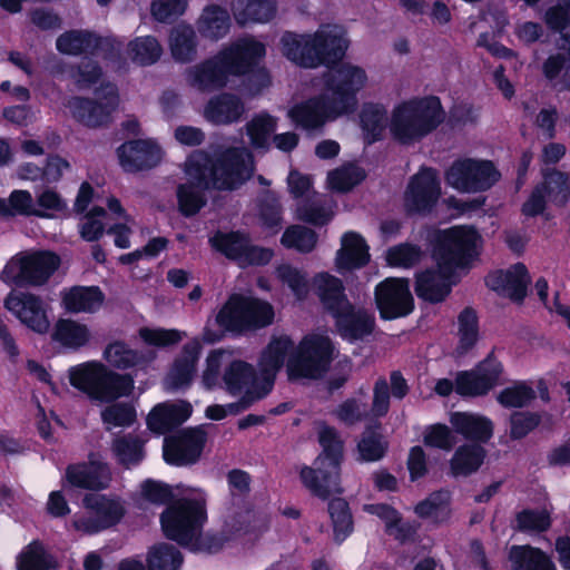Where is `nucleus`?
<instances>
[{"label":"nucleus","instance_id":"nucleus-1","mask_svg":"<svg viewBox=\"0 0 570 570\" xmlns=\"http://www.w3.org/2000/svg\"><path fill=\"white\" fill-rule=\"evenodd\" d=\"M334 351L330 337L323 334L306 335L297 346L289 336L275 335L261 355L259 375L248 363L230 361L222 376L224 387L229 394L240 396L238 402L249 406L272 390L276 373L285 361L289 380L317 379L327 370Z\"/></svg>","mask_w":570,"mask_h":570},{"label":"nucleus","instance_id":"nucleus-2","mask_svg":"<svg viewBox=\"0 0 570 570\" xmlns=\"http://www.w3.org/2000/svg\"><path fill=\"white\" fill-rule=\"evenodd\" d=\"M253 170L252 155L245 148L228 149L214 161L204 151L193 153L185 164L187 183L177 190L180 212L186 216L195 215L205 205V189H235Z\"/></svg>","mask_w":570,"mask_h":570},{"label":"nucleus","instance_id":"nucleus-3","mask_svg":"<svg viewBox=\"0 0 570 570\" xmlns=\"http://www.w3.org/2000/svg\"><path fill=\"white\" fill-rule=\"evenodd\" d=\"M368 82L366 71L353 63L331 68L324 79L325 92L292 107L287 115L305 130H316L326 122L355 110L356 95Z\"/></svg>","mask_w":570,"mask_h":570},{"label":"nucleus","instance_id":"nucleus-4","mask_svg":"<svg viewBox=\"0 0 570 570\" xmlns=\"http://www.w3.org/2000/svg\"><path fill=\"white\" fill-rule=\"evenodd\" d=\"M265 53V46L254 38L238 39L214 57L188 68L186 82L197 91H214L225 87L232 76L249 72Z\"/></svg>","mask_w":570,"mask_h":570},{"label":"nucleus","instance_id":"nucleus-5","mask_svg":"<svg viewBox=\"0 0 570 570\" xmlns=\"http://www.w3.org/2000/svg\"><path fill=\"white\" fill-rule=\"evenodd\" d=\"M445 114L436 97H415L399 101L389 117V134L397 144L412 146L432 134Z\"/></svg>","mask_w":570,"mask_h":570},{"label":"nucleus","instance_id":"nucleus-6","mask_svg":"<svg viewBox=\"0 0 570 570\" xmlns=\"http://www.w3.org/2000/svg\"><path fill=\"white\" fill-rule=\"evenodd\" d=\"M348 41L345 30L337 24L322 26L314 35L285 33L282 52L298 66L314 68L340 59Z\"/></svg>","mask_w":570,"mask_h":570},{"label":"nucleus","instance_id":"nucleus-7","mask_svg":"<svg viewBox=\"0 0 570 570\" xmlns=\"http://www.w3.org/2000/svg\"><path fill=\"white\" fill-rule=\"evenodd\" d=\"M206 495L199 489H187L161 514L160 521L167 538L193 551L204 549L203 527L206 522Z\"/></svg>","mask_w":570,"mask_h":570},{"label":"nucleus","instance_id":"nucleus-8","mask_svg":"<svg viewBox=\"0 0 570 570\" xmlns=\"http://www.w3.org/2000/svg\"><path fill=\"white\" fill-rule=\"evenodd\" d=\"M318 442L322 452L312 466H303L301 481L315 495L327 499L333 493L342 492L340 487L343 442L337 432L324 423L317 425Z\"/></svg>","mask_w":570,"mask_h":570},{"label":"nucleus","instance_id":"nucleus-9","mask_svg":"<svg viewBox=\"0 0 570 570\" xmlns=\"http://www.w3.org/2000/svg\"><path fill=\"white\" fill-rule=\"evenodd\" d=\"M68 380L72 387L90 401L99 403L128 397L135 389V380L131 375L111 371L105 363L97 360L69 367Z\"/></svg>","mask_w":570,"mask_h":570},{"label":"nucleus","instance_id":"nucleus-10","mask_svg":"<svg viewBox=\"0 0 570 570\" xmlns=\"http://www.w3.org/2000/svg\"><path fill=\"white\" fill-rule=\"evenodd\" d=\"M274 320V308L265 301L240 294L232 295L216 315L215 323L219 332L210 330V322L203 332V341L215 343L224 332L242 333L265 327Z\"/></svg>","mask_w":570,"mask_h":570},{"label":"nucleus","instance_id":"nucleus-11","mask_svg":"<svg viewBox=\"0 0 570 570\" xmlns=\"http://www.w3.org/2000/svg\"><path fill=\"white\" fill-rule=\"evenodd\" d=\"M313 284L324 306L336 318L337 328L343 338L355 341L368 335L373 330L374 318L366 311H354L344 295L342 282L327 273H320Z\"/></svg>","mask_w":570,"mask_h":570},{"label":"nucleus","instance_id":"nucleus-12","mask_svg":"<svg viewBox=\"0 0 570 570\" xmlns=\"http://www.w3.org/2000/svg\"><path fill=\"white\" fill-rule=\"evenodd\" d=\"M480 234L471 226H454L438 233L433 257L439 266L454 272L468 268L479 255Z\"/></svg>","mask_w":570,"mask_h":570},{"label":"nucleus","instance_id":"nucleus-13","mask_svg":"<svg viewBox=\"0 0 570 570\" xmlns=\"http://www.w3.org/2000/svg\"><path fill=\"white\" fill-rule=\"evenodd\" d=\"M60 265V258L49 250H22L3 266L0 278L11 286H41Z\"/></svg>","mask_w":570,"mask_h":570},{"label":"nucleus","instance_id":"nucleus-14","mask_svg":"<svg viewBox=\"0 0 570 570\" xmlns=\"http://www.w3.org/2000/svg\"><path fill=\"white\" fill-rule=\"evenodd\" d=\"M501 175L490 160L460 158L445 171V181L461 193H480L491 188Z\"/></svg>","mask_w":570,"mask_h":570},{"label":"nucleus","instance_id":"nucleus-15","mask_svg":"<svg viewBox=\"0 0 570 570\" xmlns=\"http://www.w3.org/2000/svg\"><path fill=\"white\" fill-rule=\"evenodd\" d=\"M83 507L89 515H76L72 525L77 531L92 534L119 522L125 508L119 499L102 494H88L83 499Z\"/></svg>","mask_w":570,"mask_h":570},{"label":"nucleus","instance_id":"nucleus-16","mask_svg":"<svg viewBox=\"0 0 570 570\" xmlns=\"http://www.w3.org/2000/svg\"><path fill=\"white\" fill-rule=\"evenodd\" d=\"M98 101L75 97L68 101L72 117L86 127L97 128L109 122L119 98L117 88L107 83L97 92Z\"/></svg>","mask_w":570,"mask_h":570},{"label":"nucleus","instance_id":"nucleus-17","mask_svg":"<svg viewBox=\"0 0 570 570\" xmlns=\"http://www.w3.org/2000/svg\"><path fill=\"white\" fill-rule=\"evenodd\" d=\"M4 307L36 333L45 334L50 328L49 306L32 293L12 289L4 299Z\"/></svg>","mask_w":570,"mask_h":570},{"label":"nucleus","instance_id":"nucleus-18","mask_svg":"<svg viewBox=\"0 0 570 570\" xmlns=\"http://www.w3.org/2000/svg\"><path fill=\"white\" fill-rule=\"evenodd\" d=\"M287 186L294 198L306 197V200L299 203L296 208L297 218L314 225L327 224L333 218L334 212L331 207H322L315 197L309 198V194L316 196V193L312 190L313 180L308 175L291 170L287 177Z\"/></svg>","mask_w":570,"mask_h":570},{"label":"nucleus","instance_id":"nucleus-19","mask_svg":"<svg viewBox=\"0 0 570 570\" xmlns=\"http://www.w3.org/2000/svg\"><path fill=\"white\" fill-rule=\"evenodd\" d=\"M375 301L383 318L393 320L410 314L413 297L409 283L402 278H386L376 286Z\"/></svg>","mask_w":570,"mask_h":570},{"label":"nucleus","instance_id":"nucleus-20","mask_svg":"<svg viewBox=\"0 0 570 570\" xmlns=\"http://www.w3.org/2000/svg\"><path fill=\"white\" fill-rule=\"evenodd\" d=\"M440 196L441 183L438 173L431 168H422L407 185L404 205L411 213H428Z\"/></svg>","mask_w":570,"mask_h":570},{"label":"nucleus","instance_id":"nucleus-21","mask_svg":"<svg viewBox=\"0 0 570 570\" xmlns=\"http://www.w3.org/2000/svg\"><path fill=\"white\" fill-rule=\"evenodd\" d=\"M206 440L202 426L186 429L164 441V459L173 465H186L197 461Z\"/></svg>","mask_w":570,"mask_h":570},{"label":"nucleus","instance_id":"nucleus-22","mask_svg":"<svg viewBox=\"0 0 570 570\" xmlns=\"http://www.w3.org/2000/svg\"><path fill=\"white\" fill-rule=\"evenodd\" d=\"M570 194V185L567 176L562 173L553 171L544 176L543 181L538 185L530 197L522 206V213L525 216H535L541 214L548 202L556 205H562Z\"/></svg>","mask_w":570,"mask_h":570},{"label":"nucleus","instance_id":"nucleus-23","mask_svg":"<svg viewBox=\"0 0 570 570\" xmlns=\"http://www.w3.org/2000/svg\"><path fill=\"white\" fill-rule=\"evenodd\" d=\"M501 372V363L491 354L474 370L458 374L455 390L464 396L483 395L498 383Z\"/></svg>","mask_w":570,"mask_h":570},{"label":"nucleus","instance_id":"nucleus-24","mask_svg":"<svg viewBox=\"0 0 570 570\" xmlns=\"http://www.w3.org/2000/svg\"><path fill=\"white\" fill-rule=\"evenodd\" d=\"M119 164L126 171H138L158 165L163 157L161 146L151 138L130 140L117 149Z\"/></svg>","mask_w":570,"mask_h":570},{"label":"nucleus","instance_id":"nucleus-25","mask_svg":"<svg viewBox=\"0 0 570 570\" xmlns=\"http://www.w3.org/2000/svg\"><path fill=\"white\" fill-rule=\"evenodd\" d=\"M66 481L76 488L102 490L111 482V470L98 455L90 454L88 462L67 468Z\"/></svg>","mask_w":570,"mask_h":570},{"label":"nucleus","instance_id":"nucleus-26","mask_svg":"<svg viewBox=\"0 0 570 570\" xmlns=\"http://www.w3.org/2000/svg\"><path fill=\"white\" fill-rule=\"evenodd\" d=\"M456 282V272L436 264L435 269H426L416 275L415 292L424 301L439 303L450 294Z\"/></svg>","mask_w":570,"mask_h":570},{"label":"nucleus","instance_id":"nucleus-27","mask_svg":"<svg viewBox=\"0 0 570 570\" xmlns=\"http://www.w3.org/2000/svg\"><path fill=\"white\" fill-rule=\"evenodd\" d=\"M202 348L203 346L198 338H193L184 345L165 379L164 384L166 390L174 391L185 389L191 384L196 375Z\"/></svg>","mask_w":570,"mask_h":570},{"label":"nucleus","instance_id":"nucleus-28","mask_svg":"<svg viewBox=\"0 0 570 570\" xmlns=\"http://www.w3.org/2000/svg\"><path fill=\"white\" fill-rule=\"evenodd\" d=\"M370 257V247L363 236L355 232H346L342 235L341 247L335 256V266L340 273L365 266Z\"/></svg>","mask_w":570,"mask_h":570},{"label":"nucleus","instance_id":"nucleus-29","mask_svg":"<svg viewBox=\"0 0 570 570\" xmlns=\"http://www.w3.org/2000/svg\"><path fill=\"white\" fill-rule=\"evenodd\" d=\"M530 277L523 264L497 271L487 277V285L501 295L519 301L524 296Z\"/></svg>","mask_w":570,"mask_h":570},{"label":"nucleus","instance_id":"nucleus-30","mask_svg":"<svg viewBox=\"0 0 570 570\" xmlns=\"http://www.w3.org/2000/svg\"><path fill=\"white\" fill-rule=\"evenodd\" d=\"M245 110V105L238 96L224 92L207 101L203 116L214 125H229L239 121Z\"/></svg>","mask_w":570,"mask_h":570},{"label":"nucleus","instance_id":"nucleus-31","mask_svg":"<svg viewBox=\"0 0 570 570\" xmlns=\"http://www.w3.org/2000/svg\"><path fill=\"white\" fill-rule=\"evenodd\" d=\"M191 412V404L186 401L160 403L150 411L147 424L151 431L163 434L185 422Z\"/></svg>","mask_w":570,"mask_h":570},{"label":"nucleus","instance_id":"nucleus-32","mask_svg":"<svg viewBox=\"0 0 570 570\" xmlns=\"http://www.w3.org/2000/svg\"><path fill=\"white\" fill-rule=\"evenodd\" d=\"M104 301L105 295L97 286H73L61 292V306L73 314L96 313Z\"/></svg>","mask_w":570,"mask_h":570},{"label":"nucleus","instance_id":"nucleus-33","mask_svg":"<svg viewBox=\"0 0 570 570\" xmlns=\"http://www.w3.org/2000/svg\"><path fill=\"white\" fill-rule=\"evenodd\" d=\"M52 338L65 348L78 351L89 345L92 333L85 323L71 318H60L55 325Z\"/></svg>","mask_w":570,"mask_h":570},{"label":"nucleus","instance_id":"nucleus-34","mask_svg":"<svg viewBox=\"0 0 570 570\" xmlns=\"http://www.w3.org/2000/svg\"><path fill=\"white\" fill-rule=\"evenodd\" d=\"M450 423L456 433L468 439L484 442L492 435V422L480 414L454 412L450 415Z\"/></svg>","mask_w":570,"mask_h":570},{"label":"nucleus","instance_id":"nucleus-35","mask_svg":"<svg viewBox=\"0 0 570 570\" xmlns=\"http://www.w3.org/2000/svg\"><path fill=\"white\" fill-rule=\"evenodd\" d=\"M414 513L434 525L445 524L452 515L450 494L444 491L430 494L414 507Z\"/></svg>","mask_w":570,"mask_h":570},{"label":"nucleus","instance_id":"nucleus-36","mask_svg":"<svg viewBox=\"0 0 570 570\" xmlns=\"http://www.w3.org/2000/svg\"><path fill=\"white\" fill-rule=\"evenodd\" d=\"M168 45L176 61H191L197 53L196 31L190 24H177L170 31Z\"/></svg>","mask_w":570,"mask_h":570},{"label":"nucleus","instance_id":"nucleus-37","mask_svg":"<svg viewBox=\"0 0 570 570\" xmlns=\"http://www.w3.org/2000/svg\"><path fill=\"white\" fill-rule=\"evenodd\" d=\"M361 126L367 142H374L383 138L389 130L386 108L382 104H365L361 111Z\"/></svg>","mask_w":570,"mask_h":570},{"label":"nucleus","instance_id":"nucleus-38","mask_svg":"<svg viewBox=\"0 0 570 570\" xmlns=\"http://www.w3.org/2000/svg\"><path fill=\"white\" fill-rule=\"evenodd\" d=\"M509 558L513 570H556L544 552L530 546H513Z\"/></svg>","mask_w":570,"mask_h":570},{"label":"nucleus","instance_id":"nucleus-39","mask_svg":"<svg viewBox=\"0 0 570 570\" xmlns=\"http://www.w3.org/2000/svg\"><path fill=\"white\" fill-rule=\"evenodd\" d=\"M230 19L228 12L215 4L207 6L198 21V31L206 38L218 40L225 37L229 30Z\"/></svg>","mask_w":570,"mask_h":570},{"label":"nucleus","instance_id":"nucleus-40","mask_svg":"<svg viewBox=\"0 0 570 570\" xmlns=\"http://www.w3.org/2000/svg\"><path fill=\"white\" fill-rule=\"evenodd\" d=\"M233 12L240 24L265 22L273 18L275 4L271 0H236Z\"/></svg>","mask_w":570,"mask_h":570},{"label":"nucleus","instance_id":"nucleus-41","mask_svg":"<svg viewBox=\"0 0 570 570\" xmlns=\"http://www.w3.org/2000/svg\"><path fill=\"white\" fill-rule=\"evenodd\" d=\"M146 439L138 434H126L114 440L111 451L125 466L136 465L144 459Z\"/></svg>","mask_w":570,"mask_h":570},{"label":"nucleus","instance_id":"nucleus-42","mask_svg":"<svg viewBox=\"0 0 570 570\" xmlns=\"http://www.w3.org/2000/svg\"><path fill=\"white\" fill-rule=\"evenodd\" d=\"M277 128L276 118L261 112L254 116L246 125V134L250 145L256 149L269 147L271 137Z\"/></svg>","mask_w":570,"mask_h":570},{"label":"nucleus","instance_id":"nucleus-43","mask_svg":"<svg viewBox=\"0 0 570 570\" xmlns=\"http://www.w3.org/2000/svg\"><path fill=\"white\" fill-rule=\"evenodd\" d=\"M364 510L381 519L385 531L396 540H405L411 534V528L403 523L399 512L387 504H367Z\"/></svg>","mask_w":570,"mask_h":570},{"label":"nucleus","instance_id":"nucleus-44","mask_svg":"<svg viewBox=\"0 0 570 570\" xmlns=\"http://www.w3.org/2000/svg\"><path fill=\"white\" fill-rule=\"evenodd\" d=\"M129 58L140 66H149L159 60L163 48L153 36L137 37L131 40L127 49Z\"/></svg>","mask_w":570,"mask_h":570},{"label":"nucleus","instance_id":"nucleus-45","mask_svg":"<svg viewBox=\"0 0 570 570\" xmlns=\"http://www.w3.org/2000/svg\"><path fill=\"white\" fill-rule=\"evenodd\" d=\"M105 204L110 213V217L122 220V223L115 224L109 228V233L115 235V245L119 248H128L130 246L131 219L116 197L108 196Z\"/></svg>","mask_w":570,"mask_h":570},{"label":"nucleus","instance_id":"nucleus-46","mask_svg":"<svg viewBox=\"0 0 570 570\" xmlns=\"http://www.w3.org/2000/svg\"><path fill=\"white\" fill-rule=\"evenodd\" d=\"M484 459V450L480 445L460 446L452 460L451 471L454 475H468L476 471Z\"/></svg>","mask_w":570,"mask_h":570},{"label":"nucleus","instance_id":"nucleus-47","mask_svg":"<svg viewBox=\"0 0 570 570\" xmlns=\"http://www.w3.org/2000/svg\"><path fill=\"white\" fill-rule=\"evenodd\" d=\"M146 562L148 570H179L183 558L174 546L160 543L148 550Z\"/></svg>","mask_w":570,"mask_h":570},{"label":"nucleus","instance_id":"nucleus-48","mask_svg":"<svg viewBox=\"0 0 570 570\" xmlns=\"http://www.w3.org/2000/svg\"><path fill=\"white\" fill-rule=\"evenodd\" d=\"M458 345L456 353H468L479 340L478 317L472 309H464L458 317Z\"/></svg>","mask_w":570,"mask_h":570},{"label":"nucleus","instance_id":"nucleus-49","mask_svg":"<svg viewBox=\"0 0 570 570\" xmlns=\"http://www.w3.org/2000/svg\"><path fill=\"white\" fill-rule=\"evenodd\" d=\"M275 273L277 279L291 289L296 299L302 301L306 297L308 293L306 273L288 263L279 264Z\"/></svg>","mask_w":570,"mask_h":570},{"label":"nucleus","instance_id":"nucleus-50","mask_svg":"<svg viewBox=\"0 0 570 570\" xmlns=\"http://www.w3.org/2000/svg\"><path fill=\"white\" fill-rule=\"evenodd\" d=\"M100 417L107 430L126 428L136 421V410L131 404L112 401L101 410Z\"/></svg>","mask_w":570,"mask_h":570},{"label":"nucleus","instance_id":"nucleus-51","mask_svg":"<svg viewBox=\"0 0 570 570\" xmlns=\"http://www.w3.org/2000/svg\"><path fill=\"white\" fill-rule=\"evenodd\" d=\"M328 513L333 523L335 541H344L353 530L352 515L347 503L341 498L333 499L328 504Z\"/></svg>","mask_w":570,"mask_h":570},{"label":"nucleus","instance_id":"nucleus-52","mask_svg":"<svg viewBox=\"0 0 570 570\" xmlns=\"http://www.w3.org/2000/svg\"><path fill=\"white\" fill-rule=\"evenodd\" d=\"M51 564L50 556L38 541L29 543L17 557L18 570H49Z\"/></svg>","mask_w":570,"mask_h":570},{"label":"nucleus","instance_id":"nucleus-53","mask_svg":"<svg viewBox=\"0 0 570 570\" xmlns=\"http://www.w3.org/2000/svg\"><path fill=\"white\" fill-rule=\"evenodd\" d=\"M209 242L216 250L235 261L239 265L242 256L244 255L247 237L234 232L217 233Z\"/></svg>","mask_w":570,"mask_h":570},{"label":"nucleus","instance_id":"nucleus-54","mask_svg":"<svg viewBox=\"0 0 570 570\" xmlns=\"http://www.w3.org/2000/svg\"><path fill=\"white\" fill-rule=\"evenodd\" d=\"M102 358L108 365L119 370L135 366L139 361L137 352L119 341L111 342L105 347Z\"/></svg>","mask_w":570,"mask_h":570},{"label":"nucleus","instance_id":"nucleus-55","mask_svg":"<svg viewBox=\"0 0 570 570\" xmlns=\"http://www.w3.org/2000/svg\"><path fill=\"white\" fill-rule=\"evenodd\" d=\"M386 450V440L380 433L373 430H366L357 443L358 459L365 462L381 460L384 456Z\"/></svg>","mask_w":570,"mask_h":570},{"label":"nucleus","instance_id":"nucleus-56","mask_svg":"<svg viewBox=\"0 0 570 570\" xmlns=\"http://www.w3.org/2000/svg\"><path fill=\"white\" fill-rule=\"evenodd\" d=\"M97 38L88 31L66 32L57 39V49L67 55H78L97 46Z\"/></svg>","mask_w":570,"mask_h":570},{"label":"nucleus","instance_id":"nucleus-57","mask_svg":"<svg viewBox=\"0 0 570 570\" xmlns=\"http://www.w3.org/2000/svg\"><path fill=\"white\" fill-rule=\"evenodd\" d=\"M363 178L364 173L361 168L346 165L328 173L327 188L335 191H347L361 183Z\"/></svg>","mask_w":570,"mask_h":570},{"label":"nucleus","instance_id":"nucleus-58","mask_svg":"<svg viewBox=\"0 0 570 570\" xmlns=\"http://www.w3.org/2000/svg\"><path fill=\"white\" fill-rule=\"evenodd\" d=\"M423 252L416 245L404 243L390 247L385 253L389 266L409 268L421 261Z\"/></svg>","mask_w":570,"mask_h":570},{"label":"nucleus","instance_id":"nucleus-59","mask_svg":"<svg viewBox=\"0 0 570 570\" xmlns=\"http://www.w3.org/2000/svg\"><path fill=\"white\" fill-rule=\"evenodd\" d=\"M109 216L110 214L107 215L102 207H92L88 213H86L80 222L79 233L81 238L87 242L99 239L106 228L105 220Z\"/></svg>","mask_w":570,"mask_h":570},{"label":"nucleus","instance_id":"nucleus-60","mask_svg":"<svg viewBox=\"0 0 570 570\" xmlns=\"http://www.w3.org/2000/svg\"><path fill=\"white\" fill-rule=\"evenodd\" d=\"M230 352L217 348L208 353L202 372V385L206 390L216 387L220 379V368L229 360Z\"/></svg>","mask_w":570,"mask_h":570},{"label":"nucleus","instance_id":"nucleus-61","mask_svg":"<svg viewBox=\"0 0 570 570\" xmlns=\"http://www.w3.org/2000/svg\"><path fill=\"white\" fill-rule=\"evenodd\" d=\"M317 242L316 234L302 226H292L287 228L282 237V244L285 247L294 248L298 252H311Z\"/></svg>","mask_w":570,"mask_h":570},{"label":"nucleus","instance_id":"nucleus-62","mask_svg":"<svg viewBox=\"0 0 570 570\" xmlns=\"http://www.w3.org/2000/svg\"><path fill=\"white\" fill-rule=\"evenodd\" d=\"M140 340L151 346L166 347L180 342L186 334L178 330H166L157 327H141L138 331Z\"/></svg>","mask_w":570,"mask_h":570},{"label":"nucleus","instance_id":"nucleus-63","mask_svg":"<svg viewBox=\"0 0 570 570\" xmlns=\"http://www.w3.org/2000/svg\"><path fill=\"white\" fill-rule=\"evenodd\" d=\"M535 394L525 383H515L502 390L498 395V402L505 407H522L528 405Z\"/></svg>","mask_w":570,"mask_h":570},{"label":"nucleus","instance_id":"nucleus-64","mask_svg":"<svg viewBox=\"0 0 570 570\" xmlns=\"http://www.w3.org/2000/svg\"><path fill=\"white\" fill-rule=\"evenodd\" d=\"M546 21L568 38L570 36V0H559L556 7L548 10Z\"/></svg>","mask_w":570,"mask_h":570}]
</instances>
